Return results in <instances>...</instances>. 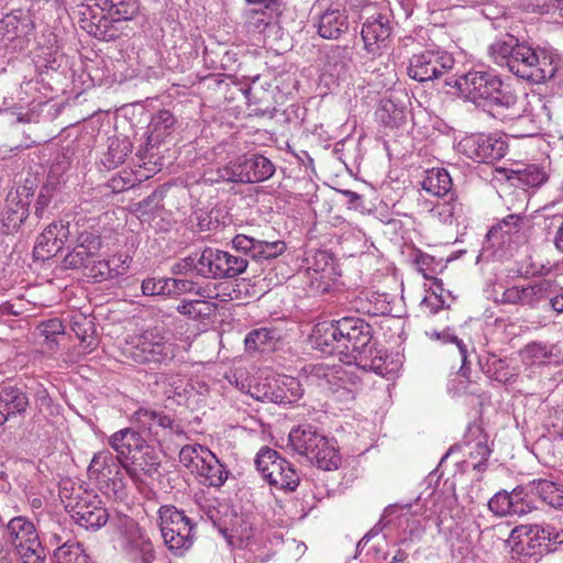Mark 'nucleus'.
<instances>
[{
	"mask_svg": "<svg viewBox=\"0 0 563 563\" xmlns=\"http://www.w3.org/2000/svg\"><path fill=\"white\" fill-rule=\"evenodd\" d=\"M338 321L343 353H350L355 365L364 372H374L383 376L386 371L384 355L373 342L372 325L356 316L342 317Z\"/></svg>",
	"mask_w": 563,
	"mask_h": 563,
	"instance_id": "1",
	"label": "nucleus"
},
{
	"mask_svg": "<svg viewBox=\"0 0 563 563\" xmlns=\"http://www.w3.org/2000/svg\"><path fill=\"white\" fill-rule=\"evenodd\" d=\"M139 12L137 0H104L100 13H96L88 5L80 11V26L91 36L101 41H112L115 34L110 23L132 20Z\"/></svg>",
	"mask_w": 563,
	"mask_h": 563,
	"instance_id": "2",
	"label": "nucleus"
},
{
	"mask_svg": "<svg viewBox=\"0 0 563 563\" xmlns=\"http://www.w3.org/2000/svg\"><path fill=\"white\" fill-rule=\"evenodd\" d=\"M509 73L529 84L539 85L555 76H562L563 68L556 66L553 56L545 49L533 47L525 41Z\"/></svg>",
	"mask_w": 563,
	"mask_h": 563,
	"instance_id": "3",
	"label": "nucleus"
},
{
	"mask_svg": "<svg viewBox=\"0 0 563 563\" xmlns=\"http://www.w3.org/2000/svg\"><path fill=\"white\" fill-rule=\"evenodd\" d=\"M62 497L65 498L66 511L80 528L87 531H97L108 522V509L95 492L79 486L78 488H73L68 495L67 488L64 487Z\"/></svg>",
	"mask_w": 563,
	"mask_h": 563,
	"instance_id": "4",
	"label": "nucleus"
},
{
	"mask_svg": "<svg viewBox=\"0 0 563 563\" xmlns=\"http://www.w3.org/2000/svg\"><path fill=\"white\" fill-rule=\"evenodd\" d=\"M123 354L137 364H165L174 358V346L157 329H150L125 341Z\"/></svg>",
	"mask_w": 563,
	"mask_h": 563,
	"instance_id": "5",
	"label": "nucleus"
},
{
	"mask_svg": "<svg viewBox=\"0 0 563 563\" xmlns=\"http://www.w3.org/2000/svg\"><path fill=\"white\" fill-rule=\"evenodd\" d=\"M159 527L165 544L176 554H181L194 544L195 523L173 505L158 509Z\"/></svg>",
	"mask_w": 563,
	"mask_h": 563,
	"instance_id": "6",
	"label": "nucleus"
},
{
	"mask_svg": "<svg viewBox=\"0 0 563 563\" xmlns=\"http://www.w3.org/2000/svg\"><path fill=\"white\" fill-rule=\"evenodd\" d=\"M254 463L263 479L278 489L295 492L300 483L294 465L274 449L263 446L257 452Z\"/></svg>",
	"mask_w": 563,
	"mask_h": 563,
	"instance_id": "7",
	"label": "nucleus"
},
{
	"mask_svg": "<svg viewBox=\"0 0 563 563\" xmlns=\"http://www.w3.org/2000/svg\"><path fill=\"white\" fill-rule=\"evenodd\" d=\"M307 290L310 295L328 294L333 283L341 275L340 268L332 253L317 250L306 258Z\"/></svg>",
	"mask_w": 563,
	"mask_h": 563,
	"instance_id": "8",
	"label": "nucleus"
},
{
	"mask_svg": "<svg viewBox=\"0 0 563 563\" xmlns=\"http://www.w3.org/2000/svg\"><path fill=\"white\" fill-rule=\"evenodd\" d=\"M453 57L439 48L424 49L409 59L408 76L419 82L434 80L452 69Z\"/></svg>",
	"mask_w": 563,
	"mask_h": 563,
	"instance_id": "9",
	"label": "nucleus"
},
{
	"mask_svg": "<svg viewBox=\"0 0 563 563\" xmlns=\"http://www.w3.org/2000/svg\"><path fill=\"white\" fill-rule=\"evenodd\" d=\"M465 449V453L470 460L462 461L465 468L472 467L473 471L484 473L487 470V461L493 452L488 445V437L481 426L470 424L461 444L450 448L442 461L455 450Z\"/></svg>",
	"mask_w": 563,
	"mask_h": 563,
	"instance_id": "10",
	"label": "nucleus"
},
{
	"mask_svg": "<svg viewBox=\"0 0 563 563\" xmlns=\"http://www.w3.org/2000/svg\"><path fill=\"white\" fill-rule=\"evenodd\" d=\"M456 148L476 163L490 164L506 155L507 145L500 139L479 133L464 136Z\"/></svg>",
	"mask_w": 563,
	"mask_h": 563,
	"instance_id": "11",
	"label": "nucleus"
},
{
	"mask_svg": "<svg viewBox=\"0 0 563 563\" xmlns=\"http://www.w3.org/2000/svg\"><path fill=\"white\" fill-rule=\"evenodd\" d=\"M527 497L528 494L522 486H517L511 492L501 489L493 495L487 507L497 518L520 517L530 514L533 509Z\"/></svg>",
	"mask_w": 563,
	"mask_h": 563,
	"instance_id": "12",
	"label": "nucleus"
},
{
	"mask_svg": "<svg viewBox=\"0 0 563 563\" xmlns=\"http://www.w3.org/2000/svg\"><path fill=\"white\" fill-rule=\"evenodd\" d=\"M251 395L261 401L287 405L301 399L303 389L297 378L284 376L256 387Z\"/></svg>",
	"mask_w": 563,
	"mask_h": 563,
	"instance_id": "13",
	"label": "nucleus"
},
{
	"mask_svg": "<svg viewBox=\"0 0 563 563\" xmlns=\"http://www.w3.org/2000/svg\"><path fill=\"white\" fill-rule=\"evenodd\" d=\"M498 76L494 70H470L460 76L454 86L468 101L484 104Z\"/></svg>",
	"mask_w": 563,
	"mask_h": 563,
	"instance_id": "14",
	"label": "nucleus"
},
{
	"mask_svg": "<svg viewBox=\"0 0 563 563\" xmlns=\"http://www.w3.org/2000/svg\"><path fill=\"white\" fill-rule=\"evenodd\" d=\"M484 106H487L489 113L500 121L512 120L514 118L519 119V97L509 85L504 84L500 76H498L497 81H495L493 90L489 92Z\"/></svg>",
	"mask_w": 563,
	"mask_h": 563,
	"instance_id": "15",
	"label": "nucleus"
},
{
	"mask_svg": "<svg viewBox=\"0 0 563 563\" xmlns=\"http://www.w3.org/2000/svg\"><path fill=\"white\" fill-rule=\"evenodd\" d=\"M391 30L390 20L387 15L378 13L368 18L361 30L366 53L372 57L380 56L383 51L388 47Z\"/></svg>",
	"mask_w": 563,
	"mask_h": 563,
	"instance_id": "16",
	"label": "nucleus"
},
{
	"mask_svg": "<svg viewBox=\"0 0 563 563\" xmlns=\"http://www.w3.org/2000/svg\"><path fill=\"white\" fill-rule=\"evenodd\" d=\"M236 170V184H255L269 179L276 167L274 163L264 155H242L234 159Z\"/></svg>",
	"mask_w": 563,
	"mask_h": 563,
	"instance_id": "17",
	"label": "nucleus"
},
{
	"mask_svg": "<svg viewBox=\"0 0 563 563\" xmlns=\"http://www.w3.org/2000/svg\"><path fill=\"white\" fill-rule=\"evenodd\" d=\"M232 246L236 252H241L249 257L261 260H273L282 255L286 250L284 241L274 242L257 240L246 234H236L232 241Z\"/></svg>",
	"mask_w": 563,
	"mask_h": 563,
	"instance_id": "18",
	"label": "nucleus"
},
{
	"mask_svg": "<svg viewBox=\"0 0 563 563\" xmlns=\"http://www.w3.org/2000/svg\"><path fill=\"white\" fill-rule=\"evenodd\" d=\"M135 421L144 431L157 434L159 430L168 434H184L183 427L170 415L151 408H139L133 415Z\"/></svg>",
	"mask_w": 563,
	"mask_h": 563,
	"instance_id": "19",
	"label": "nucleus"
},
{
	"mask_svg": "<svg viewBox=\"0 0 563 563\" xmlns=\"http://www.w3.org/2000/svg\"><path fill=\"white\" fill-rule=\"evenodd\" d=\"M122 467L133 479L139 477L140 472L153 476L158 473L161 467L159 452L145 441L142 449L135 451L130 460L122 462Z\"/></svg>",
	"mask_w": 563,
	"mask_h": 563,
	"instance_id": "20",
	"label": "nucleus"
},
{
	"mask_svg": "<svg viewBox=\"0 0 563 563\" xmlns=\"http://www.w3.org/2000/svg\"><path fill=\"white\" fill-rule=\"evenodd\" d=\"M33 25L27 16L7 14L0 21V36L5 46L23 49Z\"/></svg>",
	"mask_w": 563,
	"mask_h": 563,
	"instance_id": "21",
	"label": "nucleus"
},
{
	"mask_svg": "<svg viewBox=\"0 0 563 563\" xmlns=\"http://www.w3.org/2000/svg\"><path fill=\"white\" fill-rule=\"evenodd\" d=\"M30 405L27 393L18 386L0 388V427L11 419L23 417Z\"/></svg>",
	"mask_w": 563,
	"mask_h": 563,
	"instance_id": "22",
	"label": "nucleus"
},
{
	"mask_svg": "<svg viewBox=\"0 0 563 563\" xmlns=\"http://www.w3.org/2000/svg\"><path fill=\"white\" fill-rule=\"evenodd\" d=\"M318 34L327 40H338L349 30V16L345 9L328 8L318 15L316 23Z\"/></svg>",
	"mask_w": 563,
	"mask_h": 563,
	"instance_id": "23",
	"label": "nucleus"
},
{
	"mask_svg": "<svg viewBox=\"0 0 563 563\" xmlns=\"http://www.w3.org/2000/svg\"><path fill=\"white\" fill-rule=\"evenodd\" d=\"M338 332H340L338 320L318 322L310 335L312 346L324 354L343 353Z\"/></svg>",
	"mask_w": 563,
	"mask_h": 563,
	"instance_id": "24",
	"label": "nucleus"
},
{
	"mask_svg": "<svg viewBox=\"0 0 563 563\" xmlns=\"http://www.w3.org/2000/svg\"><path fill=\"white\" fill-rule=\"evenodd\" d=\"M122 465L117 456L109 451H100L93 454L88 466V475L95 479L98 487L113 479L122 473Z\"/></svg>",
	"mask_w": 563,
	"mask_h": 563,
	"instance_id": "25",
	"label": "nucleus"
},
{
	"mask_svg": "<svg viewBox=\"0 0 563 563\" xmlns=\"http://www.w3.org/2000/svg\"><path fill=\"white\" fill-rule=\"evenodd\" d=\"M523 40L521 41L508 33L498 36L488 46V56L495 65L510 71L511 64L515 62V56L519 53V49H521V44H523Z\"/></svg>",
	"mask_w": 563,
	"mask_h": 563,
	"instance_id": "26",
	"label": "nucleus"
},
{
	"mask_svg": "<svg viewBox=\"0 0 563 563\" xmlns=\"http://www.w3.org/2000/svg\"><path fill=\"white\" fill-rule=\"evenodd\" d=\"M0 523L4 527L7 542L13 548L25 545L40 538L35 525L25 516H15L5 525L0 516Z\"/></svg>",
	"mask_w": 563,
	"mask_h": 563,
	"instance_id": "27",
	"label": "nucleus"
},
{
	"mask_svg": "<svg viewBox=\"0 0 563 563\" xmlns=\"http://www.w3.org/2000/svg\"><path fill=\"white\" fill-rule=\"evenodd\" d=\"M322 437L317 427L310 423L299 424L289 432L288 445L296 453L309 459L322 441Z\"/></svg>",
	"mask_w": 563,
	"mask_h": 563,
	"instance_id": "28",
	"label": "nucleus"
},
{
	"mask_svg": "<svg viewBox=\"0 0 563 563\" xmlns=\"http://www.w3.org/2000/svg\"><path fill=\"white\" fill-rule=\"evenodd\" d=\"M144 443L145 439L133 428L121 429L108 439V444L115 451L117 457L121 464L130 460L132 454L139 449H142Z\"/></svg>",
	"mask_w": 563,
	"mask_h": 563,
	"instance_id": "29",
	"label": "nucleus"
},
{
	"mask_svg": "<svg viewBox=\"0 0 563 563\" xmlns=\"http://www.w3.org/2000/svg\"><path fill=\"white\" fill-rule=\"evenodd\" d=\"M29 216V202L18 197L7 200L5 207L0 214V231L3 234L16 232Z\"/></svg>",
	"mask_w": 563,
	"mask_h": 563,
	"instance_id": "30",
	"label": "nucleus"
},
{
	"mask_svg": "<svg viewBox=\"0 0 563 563\" xmlns=\"http://www.w3.org/2000/svg\"><path fill=\"white\" fill-rule=\"evenodd\" d=\"M229 472L211 451L206 454L200 467L195 475L199 477V482L210 487H221L228 479Z\"/></svg>",
	"mask_w": 563,
	"mask_h": 563,
	"instance_id": "31",
	"label": "nucleus"
},
{
	"mask_svg": "<svg viewBox=\"0 0 563 563\" xmlns=\"http://www.w3.org/2000/svg\"><path fill=\"white\" fill-rule=\"evenodd\" d=\"M527 538V547L530 554H542L553 552L552 548H547L543 525H521L515 527L509 538Z\"/></svg>",
	"mask_w": 563,
	"mask_h": 563,
	"instance_id": "32",
	"label": "nucleus"
},
{
	"mask_svg": "<svg viewBox=\"0 0 563 563\" xmlns=\"http://www.w3.org/2000/svg\"><path fill=\"white\" fill-rule=\"evenodd\" d=\"M318 468L323 471L338 470L341 464V455L332 440L324 434L322 441L308 459Z\"/></svg>",
	"mask_w": 563,
	"mask_h": 563,
	"instance_id": "33",
	"label": "nucleus"
},
{
	"mask_svg": "<svg viewBox=\"0 0 563 563\" xmlns=\"http://www.w3.org/2000/svg\"><path fill=\"white\" fill-rule=\"evenodd\" d=\"M280 340V332L275 328H258L252 330L244 340L247 352L273 351Z\"/></svg>",
	"mask_w": 563,
	"mask_h": 563,
	"instance_id": "34",
	"label": "nucleus"
},
{
	"mask_svg": "<svg viewBox=\"0 0 563 563\" xmlns=\"http://www.w3.org/2000/svg\"><path fill=\"white\" fill-rule=\"evenodd\" d=\"M352 62L353 53L347 45L333 46L325 55V68L331 76L338 79L345 77L351 68Z\"/></svg>",
	"mask_w": 563,
	"mask_h": 563,
	"instance_id": "35",
	"label": "nucleus"
},
{
	"mask_svg": "<svg viewBox=\"0 0 563 563\" xmlns=\"http://www.w3.org/2000/svg\"><path fill=\"white\" fill-rule=\"evenodd\" d=\"M218 305L216 302L206 300V298H197L190 300H183L176 307V311L186 318L194 321H205L210 319L216 313Z\"/></svg>",
	"mask_w": 563,
	"mask_h": 563,
	"instance_id": "36",
	"label": "nucleus"
},
{
	"mask_svg": "<svg viewBox=\"0 0 563 563\" xmlns=\"http://www.w3.org/2000/svg\"><path fill=\"white\" fill-rule=\"evenodd\" d=\"M120 258L112 257L110 260H91L90 265L84 273L86 277L92 278L95 282H103L112 279L126 271V267L119 265ZM124 264V262H122Z\"/></svg>",
	"mask_w": 563,
	"mask_h": 563,
	"instance_id": "37",
	"label": "nucleus"
},
{
	"mask_svg": "<svg viewBox=\"0 0 563 563\" xmlns=\"http://www.w3.org/2000/svg\"><path fill=\"white\" fill-rule=\"evenodd\" d=\"M555 280L541 279L521 287V305L536 308L541 301L549 299L554 292Z\"/></svg>",
	"mask_w": 563,
	"mask_h": 563,
	"instance_id": "38",
	"label": "nucleus"
},
{
	"mask_svg": "<svg viewBox=\"0 0 563 563\" xmlns=\"http://www.w3.org/2000/svg\"><path fill=\"white\" fill-rule=\"evenodd\" d=\"M59 183L54 177H48L47 181L41 187L34 206V216L41 220L48 218L55 208L54 198L58 191Z\"/></svg>",
	"mask_w": 563,
	"mask_h": 563,
	"instance_id": "39",
	"label": "nucleus"
},
{
	"mask_svg": "<svg viewBox=\"0 0 563 563\" xmlns=\"http://www.w3.org/2000/svg\"><path fill=\"white\" fill-rule=\"evenodd\" d=\"M530 486L543 503L553 508L563 509V485L539 478L532 481Z\"/></svg>",
	"mask_w": 563,
	"mask_h": 563,
	"instance_id": "40",
	"label": "nucleus"
},
{
	"mask_svg": "<svg viewBox=\"0 0 563 563\" xmlns=\"http://www.w3.org/2000/svg\"><path fill=\"white\" fill-rule=\"evenodd\" d=\"M133 144L129 137H110L108 140V151L102 161L108 169H114L123 164L126 157L132 153Z\"/></svg>",
	"mask_w": 563,
	"mask_h": 563,
	"instance_id": "41",
	"label": "nucleus"
},
{
	"mask_svg": "<svg viewBox=\"0 0 563 563\" xmlns=\"http://www.w3.org/2000/svg\"><path fill=\"white\" fill-rule=\"evenodd\" d=\"M422 189L437 197H443L450 194L452 189V179L450 174L443 168H433L428 172L421 183Z\"/></svg>",
	"mask_w": 563,
	"mask_h": 563,
	"instance_id": "42",
	"label": "nucleus"
},
{
	"mask_svg": "<svg viewBox=\"0 0 563 563\" xmlns=\"http://www.w3.org/2000/svg\"><path fill=\"white\" fill-rule=\"evenodd\" d=\"M508 179L522 187H539L548 179L545 170L534 164L527 165L523 168L514 169Z\"/></svg>",
	"mask_w": 563,
	"mask_h": 563,
	"instance_id": "43",
	"label": "nucleus"
},
{
	"mask_svg": "<svg viewBox=\"0 0 563 563\" xmlns=\"http://www.w3.org/2000/svg\"><path fill=\"white\" fill-rule=\"evenodd\" d=\"M54 563H90L81 544L69 540L63 542L53 552Z\"/></svg>",
	"mask_w": 563,
	"mask_h": 563,
	"instance_id": "44",
	"label": "nucleus"
},
{
	"mask_svg": "<svg viewBox=\"0 0 563 563\" xmlns=\"http://www.w3.org/2000/svg\"><path fill=\"white\" fill-rule=\"evenodd\" d=\"M56 224H49L36 239L33 254L37 260L45 261L55 256L58 251V242H56V234L54 230Z\"/></svg>",
	"mask_w": 563,
	"mask_h": 563,
	"instance_id": "45",
	"label": "nucleus"
},
{
	"mask_svg": "<svg viewBox=\"0 0 563 563\" xmlns=\"http://www.w3.org/2000/svg\"><path fill=\"white\" fill-rule=\"evenodd\" d=\"M167 296L178 297L185 294H195L201 298H211L207 287L199 286L197 282L185 278L167 277Z\"/></svg>",
	"mask_w": 563,
	"mask_h": 563,
	"instance_id": "46",
	"label": "nucleus"
},
{
	"mask_svg": "<svg viewBox=\"0 0 563 563\" xmlns=\"http://www.w3.org/2000/svg\"><path fill=\"white\" fill-rule=\"evenodd\" d=\"M126 552L132 563H152L155 559V552L150 539L139 536L128 542Z\"/></svg>",
	"mask_w": 563,
	"mask_h": 563,
	"instance_id": "47",
	"label": "nucleus"
},
{
	"mask_svg": "<svg viewBox=\"0 0 563 563\" xmlns=\"http://www.w3.org/2000/svg\"><path fill=\"white\" fill-rule=\"evenodd\" d=\"M427 335L431 340H438V341H441L442 343H452L457 346V350H459V353H460V356L462 360L460 374L464 377H467L468 373H470V368L466 366V363H467V346H466V344L461 339H459L452 332V330L450 328H445L442 331L433 330V331L427 332Z\"/></svg>",
	"mask_w": 563,
	"mask_h": 563,
	"instance_id": "48",
	"label": "nucleus"
},
{
	"mask_svg": "<svg viewBox=\"0 0 563 563\" xmlns=\"http://www.w3.org/2000/svg\"><path fill=\"white\" fill-rule=\"evenodd\" d=\"M210 450L201 444H187L180 449L179 462L190 473L195 474L199 470L201 462H203L206 454H209Z\"/></svg>",
	"mask_w": 563,
	"mask_h": 563,
	"instance_id": "49",
	"label": "nucleus"
},
{
	"mask_svg": "<svg viewBox=\"0 0 563 563\" xmlns=\"http://www.w3.org/2000/svg\"><path fill=\"white\" fill-rule=\"evenodd\" d=\"M377 115L386 126L397 128L406 121V109L405 107L397 106L390 99H384Z\"/></svg>",
	"mask_w": 563,
	"mask_h": 563,
	"instance_id": "50",
	"label": "nucleus"
},
{
	"mask_svg": "<svg viewBox=\"0 0 563 563\" xmlns=\"http://www.w3.org/2000/svg\"><path fill=\"white\" fill-rule=\"evenodd\" d=\"M14 552L21 563H46L45 548L40 538L15 548Z\"/></svg>",
	"mask_w": 563,
	"mask_h": 563,
	"instance_id": "51",
	"label": "nucleus"
},
{
	"mask_svg": "<svg viewBox=\"0 0 563 563\" xmlns=\"http://www.w3.org/2000/svg\"><path fill=\"white\" fill-rule=\"evenodd\" d=\"M483 371L489 378L504 384L509 383L514 377L507 361L498 358L496 355H490L487 358Z\"/></svg>",
	"mask_w": 563,
	"mask_h": 563,
	"instance_id": "52",
	"label": "nucleus"
},
{
	"mask_svg": "<svg viewBox=\"0 0 563 563\" xmlns=\"http://www.w3.org/2000/svg\"><path fill=\"white\" fill-rule=\"evenodd\" d=\"M553 347L542 342H531L527 344L520 352L525 362L530 364L543 363L553 355Z\"/></svg>",
	"mask_w": 563,
	"mask_h": 563,
	"instance_id": "53",
	"label": "nucleus"
},
{
	"mask_svg": "<svg viewBox=\"0 0 563 563\" xmlns=\"http://www.w3.org/2000/svg\"><path fill=\"white\" fill-rule=\"evenodd\" d=\"M93 257L92 253L86 252L81 246L74 245L73 250L65 255L63 266L66 269H84L85 273Z\"/></svg>",
	"mask_w": 563,
	"mask_h": 563,
	"instance_id": "54",
	"label": "nucleus"
},
{
	"mask_svg": "<svg viewBox=\"0 0 563 563\" xmlns=\"http://www.w3.org/2000/svg\"><path fill=\"white\" fill-rule=\"evenodd\" d=\"M203 180L209 184H218L221 181L236 184V170L234 161H230L228 164L217 168L207 169L203 173Z\"/></svg>",
	"mask_w": 563,
	"mask_h": 563,
	"instance_id": "55",
	"label": "nucleus"
},
{
	"mask_svg": "<svg viewBox=\"0 0 563 563\" xmlns=\"http://www.w3.org/2000/svg\"><path fill=\"white\" fill-rule=\"evenodd\" d=\"M175 124V117L168 110H159L152 117V120L148 124V129L152 133H156L157 141L163 139L169 131L173 129Z\"/></svg>",
	"mask_w": 563,
	"mask_h": 563,
	"instance_id": "56",
	"label": "nucleus"
},
{
	"mask_svg": "<svg viewBox=\"0 0 563 563\" xmlns=\"http://www.w3.org/2000/svg\"><path fill=\"white\" fill-rule=\"evenodd\" d=\"M504 122H511L509 129L514 137H529L538 133V126L529 115L522 114L521 108L519 119L514 118L512 120H505Z\"/></svg>",
	"mask_w": 563,
	"mask_h": 563,
	"instance_id": "57",
	"label": "nucleus"
},
{
	"mask_svg": "<svg viewBox=\"0 0 563 563\" xmlns=\"http://www.w3.org/2000/svg\"><path fill=\"white\" fill-rule=\"evenodd\" d=\"M333 373L335 377V382L331 383L328 387L329 390L336 393L341 389L346 390L349 393L353 391V387H356L358 384L357 377L343 366H334Z\"/></svg>",
	"mask_w": 563,
	"mask_h": 563,
	"instance_id": "58",
	"label": "nucleus"
},
{
	"mask_svg": "<svg viewBox=\"0 0 563 563\" xmlns=\"http://www.w3.org/2000/svg\"><path fill=\"white\" fill-rule=\"evenodd\" d=\"M211 247H206L198 256V265L196 266V274L212 279H220L218 277V269L213 255L210 254Z\"/></svg>",
	"mask_w": 563,
	"mask_h": 563,
	"instance_id": "59",
	"label": "nucleus"
},
{
	"mask_svg": "<svg viewBox=\"0 0 563 563\" xmlns=\"http://www.w3.org/2000/svg\"><path fill=\"white\" fill-rule=\"evenodd\" d=\"M273 7L274 5H271V8L266 10H250L247 13L249 26L257 32L265 31L274 21Z\"/></svg>",
	"mask_w": 563,
	"mask_h": 563,
	"instance_id": "60",
	"label": "nucleus"
},
{
	"mask_svg": "<svg viewBox=\"0 0 563 563\" xmlns=\"http://www.w3.org/2000/svg\"><path fill=\"white\" fill-rule=\"evenodd\" d=\"M529 8L533 13L563 18V0H530Z\"/></svg>",
	"mask_w": 563,
	"mask_h": 563,
	"instance_id": "61",
	"label": "nucleus"
},
{
	"mask_svg": "<svg viewBox=\"0 0 563 563\" xmlns=\"http://www.w3.org/2000/svg\"><path fill=\"white\" fill-rule=\"evenodd\" d=\"M249 255H234L225 251V277L235 278L243 274L249 265Z\"/></svg>",
	"mask_w": 563,
	"mask_h": 563,
	"instance_id": "62",
	"label": "nucleus"
},
{
	"mask_svg": "<svg viewBox=\"0 0 563 563\" xmlns=\"http://www.w3.org/2000/svg\"><path fill=\"white\" fill-rule=\"evenodd\" d=\"M52 224H56V229L54 233L56 234V242H58V251H60L66 243L73 244L76 235V230L78 229V224H70L69 222L64 223L63 221L53 222Z\"/></svg>",
	"mask_w": 563,
	"mask_h": 563,
	"instance_id": "63",
	"label": "nucleus"
},
{
	"mask_svg": "<svg viewBox=\"0 0 563 563\" xmlns=\"http://www.w3.org/2000/svg\"><path fill=\"white\" fill-rule=\"evenodd\" d=\"M135 177L131 172H122L119 175L113 176L108 181V187L112 192L119 194L123 192L130 188H133L135 185Z\"/></svg>",
	"mask_w": 563,
	"mask_h": 563,
	"instance_id": "64",
	"label": "nucleus"
}]
</instances>
